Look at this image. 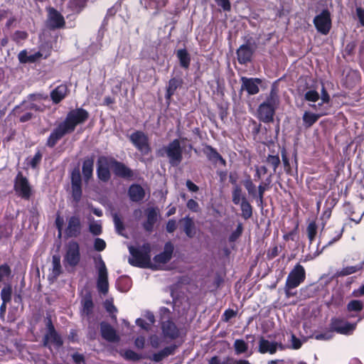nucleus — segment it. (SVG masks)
<instances>
[{"label": "nucleus", "mask_w": 364, "mask_h": 364, "mask_svg": "<svg viewBox=\"0 0 364 364\" xmlns=\"http://www.w3.org/2000/svg\"><path fill=\"white\" fill-rule=\"evenodd\" d=\"M242 85L240 88V94L245 90L248 95H250V78L247 77H242Z\"/></svg>", "instance_id": "obj_54"}, {"label": "nucleus", "mask_w": 364, "mask_h": 364, "mask_svg": "<svg viewBox=\"0 0 364 364\" xmlns=\"http://www.w3.org/2000/svg\"><path fill=\"white\" fill-rule=\"evenodd\" d=\"M28 38V33L24 31H16L13 35V40L18 43Z\"/></svg>", "instance_id": "obj_56"}, {"label": "nucleus", "mask_w": 364, "mask_h": 364, "mask_svg": "<svg viewBox=\"0 0 364 364\" xmlns=\"http://www.w3.org/2000/svg\"><path fill=\"white\" fill-rule=\"evenodd\" d=\"M94 263L97 272V290L100 293L105 295L109 291L108 272L106 264L100 255L94 259Z\"/></svg>", "instance_id": "obj_3"}, {"label": "nucleus", "mask_w": 364, "mask_h": 364, "mask_svg": "<svg viewBox=\"0 0 364 364\" xmlns=\"http://www.w3.org/2000/svg\"><path fill=\"white\" fill-rule=\"evenodd\" d=\"M72 359L75 364H82L85 361V356L79 353H75L72 355Z\"/></svg>", "instance_id": "obj_64"}, {"label": "nucleus", "mask_w": 364, "mask_h": 364, "mask_svg": "<svg viewBox=\"0 0 364 364\" xmlns=\"http://www.w3.org/2000/svg\"><path fill=\"white\" fill-rule=\"evenodd\" d=\"M277 348L283 349L282 344L277 343H272L268 341L261 340L259 342V351L262 353H274Z\"/></svg>", "instance_id": "obj_34"}, {"label": "nucleus", "mask_w": 364, "mask_h": 364, "mask_svg": "<svg viewBox=\"0 0 364 364\" xmlns=\"http://www.w3.org/2000/svg\"><path fill=\"white\" fill-rule=\"evenodd\" d=\"M80 249L77 242L70 241L65 247V253L63 257V262L70 267H75L80 262Z\"/></svg>", "instance_id": "obj_7"}, {"label": "nucleus", "mask_w": 364, "mask_h": 364, "mask_svg": "<svg viewBox=\"0 0 364 364\" xmlns=\"http://www.w3.org/2000/svg\"><path fill=\"white\" fill-rule=\"evenodd\" d=\"M68 87L65 85L61 84L57 86L50 92V98L54 104H58L66 96Z\"/></svg>", "instance_id": "obj_32"}, {"label": "nucleus", "mask_w": 364, "mask_h": 364, "mask_svg": "<svg viewBox=\"0 0 364 364\" xmlns=\"http://www.w3.org/2000/svg\"><path fill=\"white\" fill-rule=\"evenodd\" d=\"M176 348L177 346L175 344H171L168 346H166L162 350L153 353L150 359L154 363H159L164 358L169 355H173L175 353Z\"/></svg>", "instance_id": "obj_30"}, {"label": "nucleus", "mask_w": 364, "mask_h": 364, "mask_svg": "<svg viewBox=\"0 0 364 364\" xmlns=\"http://www.w3.org/2000/svg\"><path fill=\"white\" fill-rule=\"evenodd\" d=\"M65 21L63 16L55 9L49 8L47 27L50 30L63 28Z\"/></svg>", "instance_id": "obj_15"}, {"label": "nucleus", "mask_w": 364, "mask_h": 364, "mask_svg": "<svg viewBox=\"0 0 364 364\" xmlns=\"http://www.w3.org/2000/svg\"><path fill=\"white\" fill-rule=\"evenodd\" d=\"M90 232L95 236L100 235L102 232V225L98 223H92L89 225Z\"/></svg>", "instance_id": "obj_51"}, {"label": "nucleus", "mask_w": 364, "mask_h": 364, "mask_svg": "<svg viewBox=\"0 0 364 364\" xmlns=\"http://www.w3.org/2000/svg\"><path fill=\"white\" fill-rule=\"evenodd\" d=\"M232 201L235 205L240 204L242 213L245 218H250V203L242 194V189L235 186L232 191Z\"/></svg>", "instance_id": "obj_17"}, {"label": "nucleus", "mask_w": 364, "mask_h": 364, "mask_svg": "<svg viewBox=\"0 0 364 364\" xmlns=\"http://www.w3.org/2000/svg\"><path fill=\"white\" fill-rule=\"evenodd\" d=\"M179 222L183 223V230L188 238H193L196 236V227L192 218L186 215Z\"/></svg>", "instance_id": "obj_28"}, {"label": "nucleus", "mask_w": 364, "mask_h": 364, "mask_svg": "<svg viewBox=\"0 0 364 364\" xmlns=\"http://www.w3.org/2000/svg\"><path fill=\"white\" fill-rule=\"evenodd\" d=\"M242 227L241 224H238L236 229L229 236L230 242H235L242 234Z\"/></svg>", "instance_id": "obj_58"}, {"label": "nucleus", "mask_w": 364, "mask_h": 364, "mask_svg": "<svg viewBox=\"0 0 364 364\" xmlns=\"http://www.w3.org/2000/svg\"><path fill=\"white\" fill-rule=\"evenodd\" d=\"M168 0H141V4L144 5L146 9H155L157 13L158 11L164 8L167 3Z\"/></svg>", "instance_id": "obj_36"}, {"label": "nucleus", "mask_w": 364, "mask_h": 364, "mask_svg": "<svg viewBox=\"0 0 364 364\" xmlns=\"http://www.w3.org/2000/svg\"><path fill=\"white\" fill-rule=\"evenodd\" d=\"M100 333L102 337L108 342H118L120 339L115 329L108 323H100Z\"/></svg>", "instance_id": "obj_23"}, {"label": "nucleus", "mask_w": 364, "mask_h": 364, "mask_svg": "<svg viewBox=\"0 0 364 364\" xmlns=\"http://www.w3.org/2000/svg\"><path fill=\"white\" fill-rule=\"evenodd\" d=\"M82 231V223L80 218L77 215L70 217L68 221V225L65 229V234L68 237H77Z\"/></svg>", "instance_id": "obj_20"}, {"label": "nucleus", "mask_w": 364, "mask_h": 364, "mask_svg": "<svg viewBox=\"0 0 364 364\" xmlns=\"http://www.w3.org/2000/svg\"><path fill=\"white\" fill-rule=\"evenodd\" d=\"M110 168V157L106 156L98 157L96 163V175L100 181L107 183L110 180L112 177Z\"/></svg>", "instance_id": "obj_9"}, {"label": "nucleus", "mask_w": 364, "mask_h": 364, "mask_svg": "<svg viewBox=\"0 0 364 364\" xmlns=\"http://www.w3.org/2000/svg\"><path fill=\"white\" fill-rule=\"evenodd\" d=\"M110 164L112 172L116 177L129 181L134 178L133 170L123 162L117 160L114 157H110Z\"/></svg>", "instance_id": "obj_10"}, {"label": "nucleus", "mask_w": 364, "mask_h": 364, "mask_svg": "<svg viewBox=\"0 0 364 364\" xmlns=\"http://www.w3.org/2000/svg\"><path fill=\"white\" fill-rule=\"evenodd\" d=\"M129 252L132 257L129 258L128 262L132 266L152 270L159 269V267L151 262V248L149 242H145L139 247L129 246Z\"/></svg>", "instance_id": "obj_2"}, {"label": "nucleus", "mask_w": 364, "mask_h": 364, "mask_svg": "<svg viewBox=\"0 0 364 364\" xmlns=\"http://www.w3.org/2000/svg\"><path fill=\"white\" fill-rule=\"evenodd\" d=\"M13 230L11 228L6 226H0V240H6L12 235Z\"/></svg>", "instance_id": "obj_52"}, {"label": "nucleus", "mask_w": 364, "mask_h": 364, "mask_svg": "<svg viewBox=\"0 0 364 364\" xmlns=\"http://www.w3.org/2000/svg\"><path fill=\"white\" fill-rule=\"evenodd\" d=\"M234 347L237 354L242 353L247 350V345L242 339L235 340Z\"/></svg>", "instance_id": "obj_47"}, {"label": "nucleus", "mask_w": 364, "mask_h": 364, "mask_svg": "<svg viewBox=\"0 0 364 364\" xmlns=\"http://www.w3.org/2000/svg\"><path fill=\"white\" fill-rule=\"evenodd\" d=\"M176 57L179 61L180 66L184 69H188L191 64V55L186 48L177 50Z\"/></svg>", "instance_id": "obj_35"}, {"label": "nucleus", "mask_w": 364, "mask_h": 364, "mask_svg": "<svg viewBox=\"0 0 364 364\" xmlns=\"http://www.w3.org/2000/svg\"><path fill=\"white\" fill-rule=\"evenodd\" d=\"M43 154L40 150H38L32 159L28 162V165L33 169H36L41 163Z\"/></svg>", "instance_id": "obj_45"}, {"label": "nucleus", "mask_w": 364, "mask_h": 364, "mask_svg": "<svg viewBox=\"0 0 364 364\" xmlns=\"http://www.w3.org/2000/svg\"><path fill=\"white\" fill-rule=\"evenodd\" d=\"M177 228L176 220L173 218L169 219L166 224V230L168 233H173Z\"/></svg>", "instance_id": "obj_62"}, {"label": "nucleus", "mask_w": 364, "mask_h": 364, "mask_svg": "<svg viewBox=\"0 0 364 364\" xmlns=\"http://www.w3.org/2000/svg\"><path fill=\"white\" fill-rule=\"evenodd\" d=\"M117 289L121 292H127L131 287V279L127 275L120 276L116 281Z\"/></svg>", "instance_id": "obj_37"}, {"label": "nucleus", "mask_w": 364, "mask_h": 364, "mask_svg": "<svg viewBox=\"0 0 364 364\" xmlns=\"http://www.w3.org/2000/svg\"><path fill=\"white\" fill-rule=\"evenodd\" d=\"M214 1L223 11L226 12L231 10L230 0H214Z\"/></svg>", "instance_id": "obj_53"}, {"label": "nucleus", "mask_w": 364, "mask_h": 364, "mask_svg": "<svg viewBox=\"0 0 364 364\" xmlns=\"http://www.w3.org/2000/svg\"><path fill=\"white\" fill-rule=\"evenodd\" d=\"M277 105V102L274 99H271L267 102L262 103L258 109L259 118L264 122H272Z\"/></svg>", "instance_id": "obj_11"}, {"label": "nucleus", "mask_w": 364, "mask_h": 364, "mask_svg": "<svg viewBox=\"0 0 364 364\" xmlns=\"http://www.w3.org/2000/svg\"><path fill=\"white\" fill-rule=\"evenodd\" d=\"M305 99L307 101L315 102L319 99V95L315 90H309L305 94Z\"/></svg>", "instance_id": "obj_59"}, {"label": "nucleus", "mask_w": 364, "mask_h": 364, "mask_svg": "<svg viewBox=\"0 0 364 364\" xmlns=\"http://www.w3.org/2000/svg\"><path fill=\"white\" fill-rule=\"evenodd\" d=\"M148 341L151 346L155 349L158 348L161 343V338L156 334L150 335L148 338Z\"/></svg>", "instance_id": "obj_50"}, {"label": "nucleus", "mask_w": 364, "mask_h": 364, "mask_svg": "<svg viewBox=\"0 0 364 364\" xmlns=\"http://www.w3.org/2000/svg\"><path fill=\"white\" fill-rule=\"evenodd\" d=\"M363 305L362 301L358 300H352L347 305L348 311L359 312L363 309Z\"/></svg>", "instance_id": "obj_46"}, {"label": "nucleus", "mask_w": 364, "mask_h": 364, "mask_svg": "<svg viewBox=\"0 0 364 364\" xmlns=\"http://www.w3.org/2000/svg\"><path fill=\"white\" fill-rule=\"evenodd\" d=\"M14 190L17 196L25 200H29L33 195V188L21 171H18L14 178Z\"/></svg>", "instance_id": "obj_5"}, {"label": "nucleus", "mask_w": 364, "mask_h": 364, "mask_svg": "<svg viewBox=\"0 0 364 364\" xmlns=\"http://www.w3.org/2000/svg\"><path fill=\"white\" fill-rule=\"evenodd\" d=\"M50 343H53L57 348H60L63 345V341L57 331L45 333L43 336V346L50 348Z\"/></svg>", "instance_id": "obj_26"}, {"label": "nucleus", "mask_w": 364, "mask_h": 364, "mask_svg": "<svg viewBox=\"0 0 364 364\" xmlns=\"http://www.w3.org/2000/svg\"><path fill=\"white\" fill-rule=\"evenodd\" d=\"M203 153L213 165L217 166L219 163L224 166H226V160L223 159L215 148L207 144H203Z\"/></svg>", "instance_id": "obj_16"}, {"label": "nucleus", "mask_w": 364, "mask_h": 364, "mask_svg": "<svg viewBox=\"0 0 364 364\" xmlns=\"http://www.w3.org/2000/svg\"><path fill=\"white\" fill-rule=\"evenodd\" d=\"M129 139L142 155H148L151 152L149 137L142 131H134L129 136Z\"/></svg>", "instance_id": "obj_6"}, {"label": "nucleus", "mask_w": 364, "mask_h": 364, "mask_svg": "<svg viewBox=\"0 0 364 364\" xmlns=\"http://www.w3.org/2000/svg\"><path fill=\"white\" fill-rule=\"evenodd\" d=\"M174 251V246L171 241L164 244V250L153 257L154 264H165L171 261Z\"/></svg>", "instance_id": "obj_14"}, {"label": "nucleus", "mask_w": 364, "mask_h": 364, "mask_svg": "<svg viewBox=\"0 0 364 364\" xmlns=\"http://www.w3.org/2000/svg\"><path fill=\"white\" fill-rule=\"evenodd\" d=\"M134 346L139 350H141L145 347L146 339L144 336H139L134 339Z\"/></svg>", "instance_id": "obj_63"}, {"label": "nucleus", "mask_w": 364, "mask_h": 364, "mask_svg": "<svg viewBox=\"0 0 364 364\" xmlns=\"http://www.w3.org/2000/svg\"><path fill=\"white\" fill-rule=\"evenodd\" d=\"M146 220L142 223L144 230L147 232L154 230L155 223L158 220V212L155 208H149L145 210Z\"/></svg>", "instance_id": "obj_24"}, {"label": "nucleus", "mask_w": 364, "mask_h": 364, "mask_svg": "<svg viewBox=\"0 0 364 364\" xmlns=\"http://www.w3.org/2000/svg\"><path fill=\"white\" fill-rule=\"evenodd\" d=\"M122 0H119L117 1L114 5H113L111 8L107 9L106 16L104 19V23L108 19L109 17H112L115 15L117 11L120 9L121 7V1Z\"/></svg>", "instance_id": "obj_49"}, {"label": "nucleus", "mask_w": 364, "mask_h": 364, "mask_svg": "<svg viewBox=\"0 0 364 364\" xmlns=\"http://www.w3.org/2000/svg\"><path fill=\"white\" fill-rule=\"evenodd\" d=\"M112 218L116 232L121 236H125L124 233L125 225L119 215L115 213L112 214Z\"/></svg>", "instance_id": "obj_40"}, {"label": "nucleus", "mask_w": 364, "mask_h": 364, "mask_svg": "<svg viewBox=\"0 0 364 364\" xmlns=\"http://www.w3.org/2000/svg\"><path fill=\"white\" fill-rule=\"evenodd\" d=\"M264 87L265 83L262 82L260 79L255 78L252 80V95L259 92L260 90H263Z\"/></svg>", "instance_id": "obj_48"}, {"label": "nucleus", "mask_w": 364, "mask_h": 364, "mask_svg": "<svg viewBox=\"0 0 364 364\" xmlns=\"http://www.w3.org/2000/svg\"><path fill=\"white\" fill-rule=\"evenodd\" d=\"M40 51L28 55L26 50H21L18 55V59L22 64L34 63L42 57Z\"/></svg>", "instance_id": "obj_31"}, {"label": "nucleus", "mask_w": 364, "mask_h": 364, "mask_svg": "<svg viewBox=\"0 0 364 364\" xmlns=\"http://www.w3.org/2000/svg\"><path fill=\"white\" fill-rule=\"evenodd\" d=\"M183 84V80L180 76L173 77L168 80L166 87L165 93V100L167 106L170 105L172 97L175 95L176 91L178 89L182 87Z\"/></svg>", "instance_id": "obj_18"}, {"label": "nucleus", "mask_w": 364, "mask_h": 364, "mask_svg": "<svg viewBox=\"0 0 364 364\" xmlns=\"http://www.w3.org/2000/svg\"><path fill=\"white\" fill-rule=\"evenodd\" d=\"M11 268L7 263L0 264V282H2L4 278L11 277Z\"/></svg>", "instance_id": "obj_44"}, {"label": "nucleus", "mask_w": 364, "mask_h": 364, "mask_svg": "<svg viewBox=\"0 0 364 364\" xmlns=\"http://www.w3.org/2000/svg\"><path fill=\"white\" fill-rule=\"evenodd\" d=\"M52 273L49 275L48 279L55 280L62 273V267L60 264V256L58 254L53 255L52 257Z\"/></svg>", "instance_id": "obj_33"}, {"label": "nucleus", "mask_w": 364, "mask_h": 364, "mask_svg": "<svg viewBox=\"0 0 364 364\" xmlns=\"http://www.w3.org/2000/svg\"><path fill=\"white\" fill-rule=\"evenodd\" d=\"M120 355L123 357L125 360L132 362H137L145 358L143 355L138 353L132 349H127L124 352H121Z\"/></svg>", "instance_id": "obj_38"}, {"label": "nucleus", "mask_w": 364, "mask_h": 364, "mask_svg": "<svg viewBox=\"0 0 364 364\" xmlns=\"http://www.w3.org/2000/svg\"><path fill=\"white\" fill-rule=\"evenodd\" d=\"M103 305L104 308L109 314H114L117 312V309L112 301L107 299Z\"/></svg>", "instance_id": "obj_60"}, {"label": "nucleus", "mask_w": 364, "mask_h": 364, "mask_svg": "<svg viewBox=\"0 0 364 364\" xmlns=\"http://www.w3.org/2000/svg\"><path fill=\"white\" fill-rule=\"evenodd\" d=\"M80 309L81 316H87L90 318L93 313L94 302L92 300V296L90 291H87L81 299Z\"/></svg>", "instance_id": "obj_25"}, {"label": "nucleus", "mask_w": 364, "mask_h": 364, "mask_svg": "<svg viewBox=\"0 0 364 364\" xmlns=\"http://www.w3.org/2000/svg\"><path fill=\"white\" fill-rule=\"evenodd\" d=\"M12 299V287L10 284H6L1 291V299L2 303L7 304Z\"/></svg>", "instance_id": "obj_41"}, {"label": "nucleus", "mask_w": 364, "mask_h": 364, "mask_svg": "<svg viewBox=\"0 0 364 364\" xmlns=\"http://www.w3.org/2000/svg\"><path fill=\"white\" fill-rule=\"evenodd\" d=\"M279 163L280 160L278 156H269L267 158V164L272 167L274 171L276 170Z\"/></svg>", "instance_id": "obj_57"}, {"label": "nucleus", "mask_w": 364, "mask_h": 364, "mask_svg": "<svg viewBox=\"0 0 364 364\" xmlns=\"http://www.w3.org/2000/svg\"><path fill=\"white\" fill-rule=\"evenodd\" d=\"M356 327V323H350L345 320L340 318H333L331 321V330L341 334H350Z\"/></svg>", "instance_id": "obj_19"}, {"label": "nucleus", "mask_w": 364, "mask_h": 364, "mask_svg": "<svg viewBox=\"0 0 364 364\" xmlns=\"http://www.w3.org/2000/svg\"><path fill=\"white\" fill-rule=\"evenodd\" d=\"M87 0H70L69 6L74 12L80 13L87 5Z\"/></svg>", "instance_id": "obj_42"}, {"label": "nucleus", "mask_w": 364, "mask_h": 364, "mask_svg": "<svg viewBox=\"0 0 364 364\" xmlns=\"http://www.w3.org/2000/svg\"><path fill=\"white\" fill-rule=\"evenodd\" d=\"M71 195L73 201L78 203L82 196V180L80 170L74 168L70 172Z\"/></svg>", "instance_id": "obj_8"}, {"label": "nucleus", "mask_w": 364, "mask_h": 364, "mask_svg": "<svg viewBox=\"0 0 364 364\" xmlns=\"http://www.w3.org/2000/svg\"><path fill=\"white\" fill-rule=\"evenodd\" d=\"M314 23L317 31L322 34H327L331 27L330 14L327 11H322L314 19Z\"/></svg>", "instance_id": "obj_13"}, {"label": "nucleus", "mask_w": 364, "mask_h": 364, "mask_svg": "<svg viewBox=\"0 0 364 364\" xmlns=\"http://www.w3.org/2000/svg\"><path fill=\"white\" fill-rule=\"evenodd\" d=\"M237 56L238 63L245 65L250 62V43L247 40L246 43L237 50Z\"/></svg>", "instance_id": "obj_29"}, {"label": "nucleus", "mask_w": 364, "mask_h": 364, "mask_svg": "<svg viewBox=\"0 0 364 364\" xmlns=\"http://www.w3.org/2000/svg\"><path fill=\"white\" fill-rule=\"evenodd\" d=\"M145 191L141 185L137 183L132 184L128 189V196L132 202H140L145 197Z\"/></svg>", "instance_id": "obj_27"}, {"label": "nucleus", "mask_w": 364, "mask_h": 364, "mask_svg": "<svg viewBox=\"0 0 364 364\" xmlns=\"http://www.w3.org/2000/svg\"><path fill=\"white\" fill-rule=\"evenodd\" d=\"M161 151H164L168 163L173 167L178 166L183 160V147L178 139H174L166 146H164Z\"/></svg>", "instance_id": "obj_4"}, {"label": "nucleus", "mask_w": 364, "mask_h": 364, "mask_svg": "<svg viewBox=\"0 0 364 364\" xmlns=\"http://www.w3.org/2000/svg\"><path fill=\"white\" fill-rule=\"evenodd\" d=\"M187 208L193 213H198L200 211V208L198 202H196L193 199H189L186 203Z\"/></svg>", "instance_id": "obj_61"}, {"label": "nucleus", "mask_w": 364, "mask_h": 364, "mask_svg": "<svg viewBox=\"0 0 364 364\" xmlns=\"http://www.w3.org/2000/svg\"><path fill=\"white\" fill-rule=\"evenodd\" d=\"M160 326L164 338L175 340L179 337L180 330L173 320L164 321Z\"/></svg>", "instance_id": "obj_21"}, {"label": "nucleus", "mask_w": 364, "mask_h": 364, "mask_svg": "<svg viewBox=\"0 0 364 364\" xmlns=\"http://www.w3.org/2000/svg\"><path fill=\"white\" fill-rule=\"evenodd\" d=\"M305 278V270L300 264H296L289 273L287 279V286L293 289L299 286Z\"/></svg>", "instance_id": "obj_12"}, {"label": "nucleus", "mask_w": 364, "mask_h": 364, "mask_svg": "<svg viewBox=\"0 0 364 364\" xmlns=\"http://www.w3.org/2000/svg\"><path fill=\"white\" fill-rule=\"evenodd\" d=\"M94 164V156H87L82 161V174L86 183H89L93 177Z\"/></svg>", "instance_id": "obj_22"}, {"label": "nucleus", "mask_w": 364, "mask_h": 364, "mask_svg": "<svg viewBox=\"0 0 364 364\" xmlns=\"http://www.w3.org/2000/svg\"><path fill=\"white\" fill-rule=\"evenodd\" d=\"M320 117V114L306 111L303 115V121L306 127H310Z\"/></svg>", "instance_id": "obj_39"}, {"label": "nucleus", "mask_w": 364, "mask_h": 364, "mask_svg": "<svg viewBox=\"0 0 364 364\" xmlns=\"http://www.w3.org/2000/svg\"><path fill=\"white\" fill-rule=\"evenodd\" d=\"M89 116V112L82 107L70 110L63 121L50 132L46 143V146L53 148L64 136L73 132L78 124L85 123Z\"/></svg>", "instance_id": "obj_1"}, {"label": "nucleus", "mask_w": 364, "mask_h": 364, "mask_svg": "<svg viewBox=\"0 0 364 364\" xmlns=\"http://www.w3.org/2000/svg\"><path fill=\"white\" fill-rule=\"evenodd\" d=\"M159 317L160 324L164 322V321H171L172 320L171 311L169 310V309L162 306L159 310Z\"/></svg>", "instance_id": "obj_43"}, {"label": "nucleus", "mask_w": 364, "mask_h": 364, "mask_svg": "<svg viewBox=\"0 0 364 364\" xmlns=\"http://www.w3.org/2000/svg\"><path fill=\"white\" fill-rule=\"evenodd\" d=\"M106 248L105 241L100 237H96L94 240V249L97 252H102Z\"/></svg>", "instance_id": "obj_55"}]
</instances>
